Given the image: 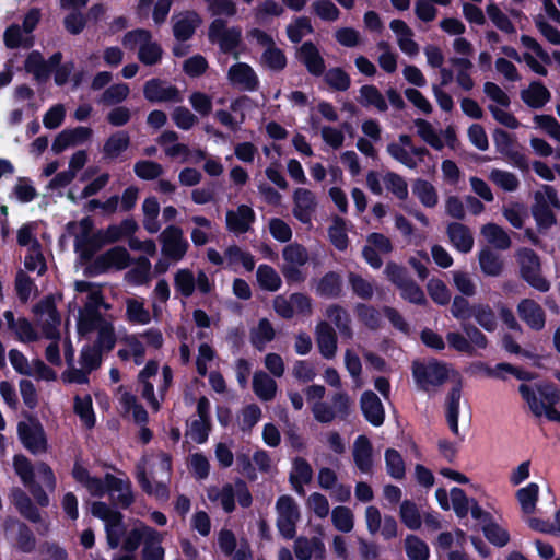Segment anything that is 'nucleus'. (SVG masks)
<instances>
[{
  "mask_svg": "<svg viewBox=\"0 0 560 560\" xmlns=\"http://www.w3.org/2000/svg\"><path fill=\"white\" fill-rule=\"evenodd\" d=\"M471 315L485 330L493 331L497 328L495 314L489 304H474L471 306Z\"/></svg>",
  "mask_w": 560,
  "mask_h": 560,
  "instance_id": "680f3d73",
  "label": "nucleus"
},
{
  "mask_svg": "<svg viewBox=\"0 0 560 560\" xmlns=\"http://www.w3.org/2000/svg\"><path fill=\"white\" fill-rule=\"evenodd\" d=\"M364 520L368 532L371 535L380 534L384 539L389 540L397 536L398 524L392 515H383L375 505L366 506Z\"/></svg>",
  "mask_w": 560,
  "mask_h": 560,
  "instance_id": "a211bd4d",
  "label": "nucleus"
},
{
  "mask_svg": "<svg viewBox=\"0 0 560 560\" xmlns=\"http://www.w3.org/2000/svg\"><path fill=\"white\" fill-rule=\"evenodd\" d=\"M412 192L427 208H433L438 205V192L433 185L427 180L417 179L412 185Z\"/></svg>",
  "mask_w": 560,
  "mask_h": 560,
  "instance_id": "052dcab7",
  "label": "nucleus"
},
{
  "mask_svg": "<svg viewBox=\"0 0 560 560\" xmlns=\"http://www.w3.org/2000/svg\"><path fill=\"white\" fill-rule=\"evenodd\" d=\"M327 317L336 325L340 334L346 338H352V328L347 311L339 305H330L326 310Z\"/></svg>",
  "mask_w": 560,
  "mask_h": 560,
  "instance_id": "bf43d9fd",
  "label": "nucleus"
},
{
  "mask_svg": "<svg viewBox=\"0 0 560 560\" xmlns=\"http://www.w3.org/2000/svg\"><path fill=\"white\" fill-rule=\"evenodd\" d=\"M277 527L285 539H292L300 520L299 505L290 495H281L276 503Z\"/></svg>",
  "mask_w": 560,
  "mask_h": 560,
  "instance_id": "ddd939ff",
  "label": "nucleus"
},
{
  "mask_svg": "<svg viewBox=\"0 0 560 560\" xmlns=\"http://www.w3.org/2000/svg\"><path fill=\"white\" fill-rule=\"evenodd\" d=\"M399 517L402 524L411 529L417 530L422 525V517L420 511L415 502L405 500L399 508Z\"/></svg>",
  "mask_w": 560,
  "mask_h": 560,
  "instance_id": "13d9d810",
  "label": "nucleus"
},
{
  "mask_svg": "<svg viewBox=\"0 0 560 560\" xmlns=\"http://www.w3.org/2000/svg\"><path fill=\"white\" fill-rule=\"evenodd\" d=\"M405 549L409 560H428L430 550L428 545L415 535H408L405 539Z\"/></svg>",
  "mask_w": 560,
  "mask_h": 560,
  "instance_id": "774afa93",
  "label": "nucleus"
},
{
  "mask_svg": "<svg viewBox=\"0 0 560 560\" xmlns=\"http://www.w3.org/2000/svg\"><path fill=\"white\" fill-rule=\"evenodd\" d=\"M36 326L47 339H59L60 316L54 299L48 296L35 306Z\"/></svg>",
  "mask_w": 560,
  "mask_h": 560,
  "instance_id": "2eb2a0df",
  "label": "nucleus"
},
{
  "mask_svg": "<svg viewBox=\"0 0 560 560\" xmlns=\"http://www.w3.org/2000/svg\"><path fill=\"white\" fill-rule=\"evenodd\" d=\"M74 288L78 293L77 299L84 304L78 318L80 328L84 330L93 318L101 317L97 308L103 303L102 291L97 284L89 281H77Z\"/></svg>",
  "mask_w": 560,
  "mask_h": 560,
  "instance_id": "6e6552de",
  "label": "nucleus"
},
{
  "mask_svg": "<svg viewBox=\"0 0 560 560\" xmlns=\"http://www.w3.org/2000/svg\"><path fill=\"white\" fill-rule=\"evenodd\" d=\"M208 499L220 505L226 513H231L235 509V499L238 503L247 508L252 504V495L242 480L234 483H226L222 487H211L208 489Z\"/></svg>",
  "mask_w": 560,
  "mask_h": 560,
  "instance_id": "0eeeda50",
  "label": "nucleus"
},
{
  "mask_svg": "<svg viewBox=\"0 0 560 560\" xmlns=\"http://www.w3.org/2000/svg\"><path fill=\"white\" fill-rule=\"evenodd\" d=\"M228 78L231 84L246 91H253L258 85V78L250 66L238 62L229 69Z\"/></svg>",
  "mask_w": 560,
  "mask_h": 560,
  "instance_id": "cd10ccee",
  "label": "nucleus"
},
{
  "mask_svg": "<svg viewBox=\"0 0 560 560\" xmlns=\"http://www.w3.org/2000/svg\"><path fill=\"white\" fill-rule=\"evenodd\" d=\"M361 409L365 419L373 425L380 427L385 419L384 407L377 395L366 390L361 396Z\"/></svg>",
  "mask_w": 560,
  "mask_h": 560,
  "instance_id": "7c9ffc66",
  "label": "nucleus"
},
{
  "mask_svg": "<svg viewBox=\"0 0 560 560\" xmlns=\"http://www.w3.org/2000/svg\"><path fill=\"white\" fill-rule=\"evenodd\" d=\"M389 26L397 37L401 51L409 56H416L419 52V46L412 38L411 28L401 20H393Z\"/></svg>",
  "mask_w": 560,
  "mask_h": 560,
  "instance_id": "c9c22d12",
  "label": "nucleus"
},
{
  "mask_svg": "<svg viewBox=\"0 0 560 560\" xmlns=\"http://www.w3.org/2000/svg\"><path fill=\"white\" fill-rule=\"evenodd\" d=\"M126 305V320L133 324L145 326L152 320V315L149 308L145 307L143 299L128 298L125 301Z\"/></svg>",
  "mask_w": 560,
  "mask_h": 560,
  "instance_id": "e433bc0d",
  "label": "nucleus"
},
{
  "mask_svg": "<svg viewBox=\"0 0 560 560\" xmlns=\"http://www.w3.org/2000/svg\"><path fill=\"white\" fill-rule=\"evenodd\" d=\"M298 57L305 65L310 73L314 75H322L324 73V59L311 42H306L300 47Z\"/></svg>",
  "mask_w": 560,
  "mask_h": 560,
  "instance_id": "58836bf2",
  "label": "nucleus"
},
{
  "mask_svg": "<svg viewBox=\"0 0 560 560\" xmlns=\"http://www.w3.org/2000/svg\"><path fill=\"white\" fill-rule=\"evenodd\" d=\"M225 260L226 268L231 269H236L241 265L247 271H252L255 267L254 256L237 245H231L225 249Z\"/></svg>",
  "mask_w": 560,
  "mask_h": 560,
  "instance_id": "49530a36",
  "label": "nucleus"
},
{
  "mask_svg": "<svg viewBox=\"0 0 560 560\" xmlns=\"http://www.w3.org/2000/svg\"><path fill=\"white\" fill-rule=\"evenodd\" d=\"M174 285L177 292L185 298L190 296L197 287L201 293L211 291V282L205 271L199 270L197 277L187 268L178 269L174 276Z\"/></svg>",
  "mask_w": 560,
  "mask_h": 560,
  "instance_id": "6ab92c4d",
  "label": "nucleus"
},
{
  "mask_svg": "<svg viewBox=\"0 0 560 560\" xmlns=\"http://www.w3.org/2000/svg\"><path fill=\"white\" fill-rule=\"evenodd\" d=\"M255 219L254 210L249 206L241 205L235 210L226 212V229L237 235L246 233Z\"/></svg>",
  "mask_w": 560,
  "mask_h": 560,
  "instance_id": "a878e982",
  "label": "nucleus"
},
{
  "mask_svg": "<svg viewBox=\"0 0 560 560\" xmlns=\"http://www.w3.org/2000/svg\"><path fill=\"white\" fill-rule=\"evenodd\" d=\"M164 338L160 329L149 328L139 334H129L121 338L117 355L122 361H132L136 365L144 362L145 350L160 349Z\"/></svg>",
  "mask_w": 560,
  "mask_h": 560,
  "instance_id": "39448f33",
  "label": "nucleus"
},
{
  "mask_svg": "<svg viewBox=\"0 0 560 560\" xmlns=\"http://www.w3.org/2000/svg\"><path fill=\"white\" fill-rule=\"evenodd\" d=\"M462 397L460 385H457L451 389L446 398V420L451 431L455 434H459L458 430V413H459V401Z\"/></svg>",
  "mask_w": 560,
  "mask_h": 560,
  "instance_id": "09e8293b",
  "label": "nucleus"
},
{
  "mask_svg": "<svg viewBox=\"0 0 560 560\" xmlns=\"http://www.w3.org/2000/svg\"><path fill=\"white\" fill-rule=\"evenodd\" d=\"M91 512L95 517L104 522L107 544L112 549H116L122 542V537L125 538L126 535L121 514L110 509L104 502H94L91 506Z\"/></svg>",
  "mask_w": 560,
  "mask_h": 560,
  "instance_id": "1a4fd4ad",
  "label": "nucleus"
},
{
  "mask_svg": "<svg viewBox=\"0 0 560 560\" xmlns=\"http://www.w3.org/2000/svg\"><path fill=\"white\" fill-rule=\"evenodd\" d=\"M258 285L266 291L275 292L281 288L282 280L279 273L269 265H259L256 271Z\"/></svg>",
  "mask_w": 560,
  "mask_h": 560,
  "instance_id": "603ef678",
  "label": "nucleus"
},
{
  "mask_svg": "<svg viewBox=\"0 0 560 560\" xmlns=\"http://www.w3.org/2000/svg\"><path fill=\"white\" fill-rule=\"evenodd\" d=\"M159 370V364L155 361H149L138 375L139 383L141 384V396L147 400L149 406L158 411L160 409V400L154 394V386L150 378L155 376Z\"/></svg>",
  "mask_w": 560,
  "mask_h": 560,
  "instance_id": "c85d7f7f",
  "label": "nucleus"
},
{
  "mask_svg": "<svg viewBox=\"0 0 560 560\" xmlns=\"http://www.w3.org/2000/svg\"><path fill=\"white\" fill-rule=\"evenodd\" d=\"M143 94L152 103H179L183 101V96L176 86L160 79L147 81L143 86Z\"/></svg>",
  "mask_w": 560,
  "mask_h": 560,
  "instance_id": "b1692460",
  "label": "nucleus"
},
{
  "mask_svg": "<svg viewBox=\"0 0 560 560\" xmlns=\"http://www.w3.org/2000/svg\"><path fill=\"white\" fill-rule=\"evenodd\" d=\"M121 43L129 50L137 49L138 59L147 66L156 65L162 58L161 46L152 39L151 33L147 30L137 28L127 32Z\"/></svg>",
  "mask_w": 560,
  "mask_h": 560,
  "instance_id": "423d86ee",
  "label": "nucleus"
},
{
  "mask_svg": "<svg viewBox=\"0 0 560 560\" xmlns=\"http://www.w3.org/2000/svg\"><path fill=\"white\" fill-rule=\"evenodd\" d=\"M520 317L533 329L539 330L545 326L542 308L533 300H522L517 306Z\"/></svg>",
  "mask_w": 560,
  "mask_h": 560,
  "instance_id": "4c0bfd02",
  "label": "nucleus"
},
{
  "mask_svg": "<svg viewBox=\"0 0 560 560\" xmlns=\"http://www.w3.org/2000/svg\"><path fill=\"white\" fill-rule=\"evenodd\" d=\"M415 126L419 137L433 149L442 150L444 148V141L441 133L435 130L429 121L418 118L415 120Z\"/></svg>",
  "mask_w": 560,
  "mask_h": 560,
  "instance_id": "4d7b16f0",
  "label": "nucleus"
},
{
  "mask_svg": "<svg viewBox=\"0 0 560 560\" xmlns=\"http://www.w3.org/2000/svg\"><path fill=\"white\" fill-rule=\"evenodd\" d=\"M151 275V262L145 257H139L133 267L125 275V279L132 285H142L149 282Z\"/></svg>",
  "mask_w": 560,
  "mask_h": 560,
  "instance_id": "5fc2aeb1",
  "label": "nucleus"
},
{
  "mask_svg": "<svg viewBox=\"0 0 560 560\" xmlns=\"http://www.w3.org/2000/svg\"><path fill=\"white\" fill-rule=\"evenodd\" d=\"M481 235L492 246L498 249H508L511 246V240L508 233L494 223H488L481 228Z\"/></svg>",
  "mask_w": 560,
  "mask_h": 560,
  "instance_id": "864d4df0",
  "label": "nucleus"
},
{
  "mask_svg": "<svg viewBox=\"0 0 560 560\" xmlns=\"http://www.w3.org/2000/svg\"><path fill=\"white\" fill-rule=\"evenodd\" d=\"M118 400L125 412L131 413L137 423L142 424L148 421V412L140 404H138L136 396L122 388H119Z\"/></svg>",
  "mask_w": 560,
  "mask_h": 560,
  "instance_id": "8fccbe9b",
  "label": "nucleus"
},
{
  "mask_svg": "<svg viewBox=\"0 0 560 560\" xmlns=\"http://www.w3.org/2000/svg\"><path fill=\"white\" fill-rule=\"evenodd\" d=\"M489 179L504 191L513 192L520 187L518 177L512 172L493 168L489 173Z\"/></svg>",
  "mask_w": 560,
  "mask_h": 560,
  "instance_id": "e2e57ef3",
  "label": "nucleus"
},
{
  "mask_svg": "<svg viewBox=\"0 0 560 560\" xmlns=\"http://www.w3.org/2000/svg\"><path fill=\"white\" fill-rule=\"evenodd\" d=\"M5 532L11 538H15L18 547L23 551H31L35 546V539L31 530L18 521H9Z\"/></svg>",
  "mask_w": 560,
  "mask_h": 560,
  "instance_id": "c03bdc74",
  "label": "nucleus"
},
{
  "mask_svg": "<svg viewBox=\"0 0 560 560\" xmlns=\"http://www.w3.org/2000/svg\"><path fill=\"white\" fill-rule=\"evenodd\" d=\"M539 485L529 482L525 487L520 488L516 493V500L520 504L521 511L526 515H532L536 511V505L539 497Z\"/></svg>",
  "mask_w": 560,
  "mask_h": 560,
  "instance_id": "37998d69",
  "label": "nucleus"
},
{
  "mask_svg": "<svg viewBox=\"0 0 560 560\" xmlns=\"http://www.w3.org/2000/svg\"><path fill=\"white\" fill-rule=\"evenodd\" d=\"M387 152L394 160L408 168H416L429 153L425 148L413 145L408 135H400L396 141L390 142L387 145Z\"/></svg>",
  "mask_w": 560,
  "mask_h": 560,
  "instance_id": "f8f14e48",
  "label": "nucleus"
},
{
  "mask_svg": "<svg viewBox=\"0 0 560 560\" xmlns=\"http://www.w3.org/2000/svg\"><path fill=\"white\" fill-rule=\"evenodd\" d=\"M520 393L522 397L527 401L534 415L537 417L545 416L550 421L560 422V412L555 409V406H545L542 402H539L536 392L528 385L522 384L520 386Z\"/></svg>",
  "mask_w": 560,
  "mask_h": 560,
  "instance_id": "72a5a7b5",
  "label": "nucleus"
},
{
  "mask_svg": "<svg viewBox=\"0 0 560 560\" xmlns=\"http://www.w3.org/2000/svg\"><path fill=\"white\" fill-rule=\"evenodd\" d=\"M13 467L16 475L32 493L36 502L42 506L48 505L49 499L44 490L35 482L34 477L36 471L40 481L52 491L56 488V478L51 468L45 463H39L34 469L31 462L23 455L14 456Z\"/></svg>",
  "mask_w": 560,
  "mask_h": 560,
  "instance_id": "20e7f679",
  "label": "nucleus"
},
{
  "mask_svg": "<svg viewBox=\"0 0 560 560\" xmlns=\"http://www.w3.org/2000/svg\"><path fill=\"white\" fill-rule=\"evenodd\" d=\"M142 212L144 229L151 234L159 232L161 224L158 219L160 213V203L158 199L155 197L145 198L142 203Z\"/></svg>",
  "mask_w": 560,
  "mask_h": 560,
  "instance_id": "3c124183",
  "label": "nucleus"
},
{
  "mask_svg": "<svg viewBox=\"0 0 560 560\" xmlns=\"http://www.w3.org/2000/svg\"><path fill=\"white\" fill-rule=\"evenodd\" d=\"M447 235L452 245L462 253H469L474 246L470 230L462 223L453 222L447 226Z\"/></svg>",
  "mask_w": 560,
  "mask_h": 560,
  "instance_id": "a19ab883",
  "label": "nucleus"
},
{
  "mask_svg": "<svg viewBox=\"0 0 560 560\" xmlns=\"http://www.w3.org/2000/svg\"><path fill=\"white\" fill-rule=\"evenodd\" d=\"M315 334L320 354L326 359H332L337 352V336L334 328L328 323L320 322Z\"/></svg>",
  "mask_w": 560,
  "mask_h": 560,
  "instance_id": "2f4dec72",
  "label": "nucleus"
},
{
  "mask_svg": "<svg viewBox=\"0 0 560 560\" xmlns=\"http://www.w3.org/2000/svg\"><path fill=\"white\" fill-rule=\"evenodd\" d=\"M73 478L81 483L91 495L103 497L108 493L113 500L122 506L132 502L130 482L107 474L104 479L91 476L80 464H75L72 470Z\"/></svg>",
  "mask_w": 560,
  "mask_h": 560,
  "instance_id": "f03ea898",
  "label": "nucleus"
},
{
  "mask_svg": "<svg viewBox=\"0 0 560 560\" xmlns=\"http://www.w3.org/2000/svg\"><path fill=\"white\" fill-rule=\"evenodd\" d=\"M412 374L419 387L425 392L441 386L448 377V368L445 363L432 360L415 362Z\"/></svg>",
  "mask_w": 560,
  "mask_h": 560,
  "instance_id": "9d476101",
  "label": "nucleus"
},
{
  "mask_svg": "<svg viewBox=\"0 0 560 560\" xmlns=\"http://www.w3.org/2000/svg\"><path fill=\"white\" fill-rule=\"evenodd\" d=\"M3 317L5 320L4 326L8 329L12 330L16 338L22 342H32L38 339V334L33 327V325L25 318L14 319V315L11 311H5L3 313Z\"/></svg>",
  "mask_w": 560,
  "mask_h": 560,
  "instance_id": "473e14b6",
  "label": "nucleus"
},
{
  "mask_svg": "<svg viewBox=\"0 0 560 560\" xmlns=\"http://www.w3.org/2000/svg\"><path fill=\"white\" fill-rule=\"evenodd\" d=\"M86 326V329L82 330L79 323H77L79 335L86 336L92 331H96V347L106 351H110L114 348L116 343V334L110 322L101 316L93 318V320H91Z\"/></svg>",
  "mask_w": 560,
  "mask_h": 560,
  "instance_id": "5701e85b",
  "label": "nucleus"
},
{
  "mask_svg": "<svg viewBox=\"0 0 560 560\" xmlns=\"http://www.w3.org/2000/svg\"><path fill=\"white\" fill-rule=\"evenodd\" d=\"M69 226L75 235V252L84 259H89L101 245L116 243L124 238L129 240L138 230V223L133 219H125L118 224H112L98 231L93 237L90 236L93 224L89 218L71 223Z\"/></svg>",
  "mask_w": 560,
  "mask_h": 560,
  "instance_id": "f257e3e1",
  "label": "nucleus"
},
{
  "mask_svg": "<svg viewBox=\"0 0 560 560\" xmlns=\"http://www.w3.org/2000/svg\"><path fill=\"white\" fill-rule=\"evenodd\" d=\"M292 213L302 224L312 226L313 215L317 208V199L313 191L306 188L294 190Z\"/></svg>",
  "mask_w": 560,
  "mask_h": 560,
  "instance_id": "4be33fe9",
  "label": "nucleus"
},
{
  "mask_svg": "<svg viewBox=\"0 0 560 560\" xmlns=\"http://www.w3.org/2000/svg\"><path fill=\"white\" fill-rule=\"evenodd\" d=\"M159 534L160 532L137 521L132 525V528L126 533L121 542L122 548L129 552H133L138 549L141 542H143V546H145V544L150 542Z\"/></svg>",
  "mask_w": 560,
  "mask_h": 560,
  "instance_id": "bb28decb",
  "label": "nucleus"
},
{
  "mask_svg": "<svg viewBox=\"0 0 560 560\" xmlns=\"http://www.w3.org/2000/svg\"><path fill=\"white\" fill-rule=\"evenodd\" d=\"M331 522L337 530L350 533L354 527V514L349 508L339 505L331 511Z\"/></svg>",
  "mask_w": 560,
  "mask_h": 560,
  "instance_id": "338daca9",
  "label": "nucleus"
},
{
  "mask_svg": "<svg viewBox=\"0 0 560 560\" xmlns=\"http://www.w3.org/2000/svg\"><path fill=\"white\" fill-rule=\"evenodd\" d=\"M20 439L23 445L34 454L44 453L47 441L42 424L35 419H27L19 423Z\"/></svg>",
  "mask_w": 560,
  "mask_h": 560,
  "instance_id": "412c9836",
  "label": "nucleus"
},
{
  "mask_svg": "<svg viewBox=\"0 0 560 560\" xmlns=\"http://www.w3.org/2000/svg\"><path fill=\"white\" fill-rule=\"evenodd\" d=\"M74 413L80 418L82 425L92 429L95 425L96 417L93 409V401L90 394H77L73 401Z\"/></svg>",
  "mask_w": 560,
  "mask_h": 560,
  "instance_id": "79ce46f5",
  "label": "nucleus"
},
{
  "mask_svg": "<svg viewBox=\"0 0 560 560\" xmlns=\"http://www.w3.org/2000/svg\"><path fill=\"white\" fill-rule=\"evenodd\" d=\"M130 137L126 131H116L104 144V153L109 158H117L128 149Z\"/></svg>",
  "mask_w": 560,
  "mask_h": 560,
  "instance_id": "69168bd1",
  "label": "nucleus"
},
{
  "mask_svg": "<svg viewBox=\"0 0 560 560\" xmlns=\"http://www.w3.org/2000/svg\"><path fill=\"white\" fill-rule=\"evenodd\" d=\"M273 308L283 318L310 316L312 314V300L303 293H293L289 298L278 295L273 300Z\"/></svg>",
  "mask_w": 560,
  "mask_h": 560,
  "instance_id": "f3484780",
  "label": "nucleus"
},
{
  "mask_svg": "<svg viewBox=\"0 0 560 560\" xmlns=\"http://www.w3.org/2000/svg\"><path fill=\"white\" fill-rule=\"evenodd\" d=\"M353 459L357 467L364 474L372 471V444L365 435H360L353 443Z\"/></svg>",
  "mask_w": 560,
  "mask_h": 560,
  "instance_id": "ea45409f",
  "label": "nucleus"
},
{
  "mask_svg": "<svg viewBox=\"0 0 560 560\" xmlns=\"http://www.w3.org/2000/svg\"><path fill=\"white\" fill-rule=\"evenodd\" d=\"M160 242L162 244V253L178 261L186 255L189 244L184 237L183 230L175 225H170L163 230L160 235Z\"/></svg>",
  "mask_w": 560,
  "mask_h": 560,
  "instance_id": "aec40b11",
  "label": "nucleus"
},
{
  "mask_svg": "<svg viewBox=\"0 0 560 560\" xmlns=\"http://www.w3.org/2000/svg\"><path fill=\"white\" fill-rule=\"evenodd\" d=\"M171 467V458L165 453L145 457L143 466L138 467V480L142 489L158 499H167Z\"/></svg>",
  "mask_w": 560,
  "mask_h": 560,
  "instance_id": "7ed1b4c3",
  "label": "nucleus"
},
{
  "mask_svg": "<svg viewBox=\"0 0 560 560\" xmlns=\"http://www.w3.org/2000/svg\"><path fill=\"white\" fill-rule=\"evenodd\" d=\"M294 552L299 560L324 559L326 549L323 540L318 537H299L294 541Z\"/></svg>",
  "mask_w": 560,
  "mask_h": 560,
  "instance_id": "c756f323",
  "label": "nucleus"
},
{
  "mask_svg": "<svg viewBox=\"0 0 560 560\" xmlns=\"http://www.w3.org/2000/svg\"><path fill=\"white\" fill-rule=\"evenodd\" d=\"M313 476L310 464L303 458H296L293 462V467L290 474L291 482L294 489L302 493L303 487L311 481Z\"/></svg>",
  "mask_w": 560,
  "mask_h": 560,
  "instance_id": "6e6d98bb",
  "label": "nucleus"
},
{
  "mask_svg": "<svg viewBox=\"0 0 560 560\" xmlns=\"http://www.w3.org/2000/svg\"><path fill=\"white\" fill-rule=\"evenodd\" d=\"M208 36L210 42L218 44L224 52L234 51L240 45L242 30L238 26H228L222 19H215L209 26Z\"/></svg>",
  "mask_w": 560,
  "mask_h": 560,
  "instance_id": "dca6fc26",
  "label": "nucleus"
},
{
  "mask_svg": "<svg viewBox=\"0 0 560 560\" xmlns=\"http://www.w3.org/2000/svg\"><path fill=\"white\" fill-rule=\"evenodd\" d=\"M131 257L125 247L116 246L96 257L94 261L97 272L109 269L122 270L130 265Z\"/></svg>",
  "mask_w": 560,
  "mask_h": 560,
  "instance_id": "393cba45",
  "label": "nucleus"
},
{
  "mask_svg": "<svg viewBox=\"0 0 560 560\" xmlns=\"http://www.w3.org/2000/svg\"><path fill=\"white\" fill-rule=\"evenodd\" d=\"M253 389L259 399L269 401L276 396L277 383L265 372H256L253 377Z\"/></svg>",
  "mask_w": 560,
  "mask_h": 560,
  "instance_id": "de8ad7c7",
  "label": "nucleus"
},
{
  "mask_svg": "<svg viewBox=\"0 0 560 560\" xmlns=\"http://www.w3.org/2000/svg\"><path fill=\"white\" fill-rule=\"evenodd\" d=\"M360 103L366 107H374L378 112L387 110V102L374 85H363L360 89Z\"/></svg>",
  "mask_w": 560,
  "mask_h": 560,
  "instance_id": "0e129e2a",
  "label": "nucleus"
},
{
  "mask_svg": "<svg viewBox=\"0 0 560 560\" xmlns=\"http://www.w3.org/2000/svg\"><path fill=\"white\" fill-rule=\"evenodd\" d=\"M525 104L533 108L542 107L550 98V92L540 82H532L527 89L521 93Z\"/></svg>",
  "mask_w": 560,
  "mask_h": 560,
  "instance_id": "a18cd8bd",
  "label": "nucleus"
},
{
  "mask_svg": "<svg viewBox=\"0 0 560 560\" xmlns=\"http://www.w3.org/2000/svg\"><path fill=\"white\" fill-rule=\"evenodd\" d=\"M517 260L522 277L526 282L540 292L549 290L550 283L541 276L539 258L532 249H520L517 252Z\"/></svg>",
  "mask_w": 560,
  "mask_h": 560,
  "instance_id": "4468645a",
  "label": "nucleus"
},
{
  "mask_svg": "<svg viewBox=\"0 0 560 560\" xmlns=\"http://www.w3.org/2000/svg\"><path fill=\"white\" fill-rule=\"evenodd\" d=\"M283 265L281 271L288 282H302L305 275L302 272L301 267L308 261L307 249L298 243L287 245L282 250Z\"/></svg>",
  "mask_w": 560,
  "mask_h": 560,
  "instance_id": "9b49d317",
  "label": "nucleus"
},
{
  "mask_svg": "<svg viewBox=\"0 0 560 560\" xmlns=\"http://www.w3.org/2000/svg\"><path fill=\"white\" fill-rule=\"evenodd\" d=\"M174 35L177 39L186 40L195 33L200 25L201 19L198 13L187 11L174 16Z\"/></svg>",
  "mask_w": 560,
  "mask_h": 560,
  "instance_id": "f704fd0d",
  "label": "nucleus"
}]
</instances>
